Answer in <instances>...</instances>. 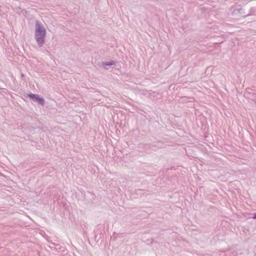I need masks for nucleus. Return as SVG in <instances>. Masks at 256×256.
<instances>
[{
    "label": "nucleus",
    "mask_w": 256,
    "mask_h": 256,
    "mask_svg": "<svg viewBox=\"0 0 256 256\" xmlns=\"http://www.w3.org/2000/svg\"><path fill=\"white\" fill-rule=\"evenodd\" d=\"M43 233H41V234H45L44 232H42Z\"/></svg>",
    "instance_id": "6"
},
{
    "label": "nucleus",
    "mask_w": 256,
    "mask_h": 256,
    "mask_svg": "<svg viewBox=\"0 0 256 256\" xmlns=\"http://www.w3.org/2000/svg\"><path fill=\"white\" fill-rule=\"evenodd\" d=\"M43 233H41V234H45L44 232H42Z\"/></svg>",
    "instance_id": "8"
},
{
    "label": "nucleus",
    "mask_w": 256,
    "mask_h": 256,
    "mask_svg": "<svg viewBox=\"0 0 256 256\" xmlns=\"http://www.w3.org/2000/svg\"><path fill=\"white\" fill-rule=\"evenodd\" d=\"M46 32V30L44 26L36 21L35 26L34 38L40 47L44 44Z\"/></svg>",
    "instance_id": "1"
},
{
    "label": "nucleus",
    "mask_w": 256,
    "mask_h": 256,
    "mask_svg": "<svg viewBox=\"0 0 256 256\" xmlns=\"http://www.w3.org/2000/svg\"><path fill=\"white\" fill-rule=\"evenodd\" d=\"M252 218L254 220H256V212L254 214Z\"/></svg>",
    "instance_id": "5"
},
{
    "label": "nucleus",
    "mask_w": 256,
    "mask_h": 256,
    "mask_svg": "<svg viewBox=\"0 0 256 256\" xmlns=\"http://www.w3.org/2000/svg\"><path fill=\"white\" fill-rule=\"evenodd\" d=\"M116 62L114 60H110V62H102V65L104 66V68L106 70L108 69V68L106 67V66H111L113 65H115Z\"/></svg>",
    "instance_id": "3"
},
{
    "label": "nucleus",
    "mask_w": 256,
    "mask_h": 256,
    "mask_svg": "<svg viewBox=\"0 0 256 256\" xmlns=\"http://www.w3.org/2000/svg\"><path fill=\"white\" fill-rule=\"evenodd\" d=\"M255 104H256V98L254 99V101Z\"/></svg>",
    "instance_id": "9"
},
{
    "label": "nucleus",
    "mask_w": 256,
    "mask_h": 256,
    "mask_svg": "<svg viewBox=\"0 0 256 256\" xmlns=\"http://www.w3.org/2000/svg\"><path fill=\"white\" fill-rule=\"evenodd\" d=\"M27 96L32 100L33 102H37L42 106H43L45 104L44 99L42 97H40L38 94L30 92L27 94Z\"/></svg>",
    "instance_id": "2"
},
{
    "label": "nucleus",
    "mask_w": 256,
    "mask_h": 256,
    "mask_svg": "<svg viewBox=\"0 0 256 256\" xmlns=\"http://www.w3.org/2000/svg\"><path fill=\"white\" fill-rule=\"evenodd\" d=\"M251 99L254 101V99L256 98V93H252L250 94Z\"/></svg>",
    "instance_id": "4"
},
{
    "label": "nucleus",
    "mask_w": 256,
    "mask_h": 256,
    "mask_svg": "<svg viewBox=\"0 0 256 256\" xmlns=\"http://www.w3.org/2000/svg\"><path fill=\"white\" fill-rule=\"evenodd\" d=\"M43 233H41V234H45L44 232H42Z\"/></svg>",
    "instance_id": "7"
}]
</instances>
